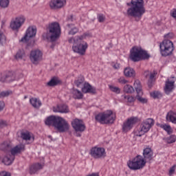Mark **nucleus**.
<instances>
[{
  "label": "nucleus",
  "mask_w": 176,
  "mask_h": 176,
  "mask_svg": "<svg viewBox=\"0 0 176 176\" xmlns=\"http://www.w3.org/2000/svg\"><path fill=\"white\" fill-rule=\"evenodd\" d=\"M45 124L49 127H54L59 133H66L69 130L68 122L59 116H50L45 119Z\"/></svg>",
  "instance_id": "nucleus-1"
},
{
  "label": "nucleus",
  "mask_w": 176,
  "mask_h": 176,
  "mask_svg": "<svg viewBox=\"0 0 176 176\" xmlns=\"http://www.w3.org/2000/svg\"><path fill=\"white\" fill-rule=\"evenodd\" d=\"M87 33H84L81 36H76V38L72 37L68 39L69 43H72V50L74 53H77L80 56H85L86 54V50L89 47V45L86 41H82L87 36Z\"/></svg>",
  "instance_id": "nucleus-2"
},
{
  "label": "nucleus",
  "mask_w": 176,
  "mask_h": 176,
  "mask_svg": "<svg viewBox=\"0 0 176 176\" xmlns=\"http://www.w3.org/2000/svg\"><path fill=\"white\" fill-rule=\"evenodd\" d=\"M131 6L127 10V14L131 17L138 19L137 21H140L145 13L144 0H131Z\"/></svg>",
  "instance_id": "nucleus-3"
},
{
  "label": "nucleus",
  "mask_w": 176,
  "mask_h": 176,
  "mask_svg": "<svg viewBox=\"0 0 176 176\" xmlns=\"http://www.w3.org/2000/svg\"><path fill=\"white\" fill-rule=\"evenodd\" d=\"M47 34H43V39H50L51 42H56L61 36V27L58 22H52L47 27Z\"/></svg>",
  "instance_id": "nucleus-4"
},
{
  "label": "nucleus",
  "mask_w": 176,
  "mask_h": 176,
  "mask_svg": "<svg viewBox=\"0 0 176 176\" xmlns=\"http://www.w3.org/2000/svg\"><path fill=\"white\" fill-rule=\"evenodd\" d=\"M149 57L151 55L140 47L134 46L130 50L129 58L133 63H138L141 60H148Z\"/></svg>",
  "instance_id": "nucleus-5"
},
{
  "label": "nucleus",
  "mask_w": 176,
  "mask_h": 176,
  "mask_svg": "<svg viewBox=\"0 0 176 176\" xmlns=\"http://www.w3.org/2000/svg\"><path fill=\"white\" fill-rule=\"evenodd\" d=\"M96 120L101 123V124H112L116 119V116L113 114V112L111 110H108L106 113H100L96 116Z\"/></svg>",
  "instance_id": "nucleus-6"
},
{
  "label": "nucleus",
  "mask_w": 176,
  "mask_h": 176,
  "mask_svg": "<svg viewBox=\"0 0 176 176\" xmlns=\"http://www.w3.org/2000/svg\"><path fill=\"white\" fill-rule=\"evenodd\" d=\"M146 164V161L144 160L142 156L138 155L131 160L127 162V166L130 170L137 171V170H142Z\"/></svg>",
  "instance_id": "nucleus-7"
},
{
  "label": "nucleus",
  "mask_w": 176,
  "mask_h": 176,
  "mask_svg": "<svg viewBox=\"0 0 176 176\" xmlns=\"http://www.w3.org/2000/svg\"><path fill=\"white\" fill-rule=\"evenodd\" d=\"M160 53L164 57L170 56L174 52V43L170 40H164L160 44Z\"/></svg>",
  "instance_id": "nucleus-8"
},
{
  "label": "nucleus",
  "mask_w": 176,
  "mask_h": 176,
  "mask_svg": "<svg viewBox=\"0 0 176 176\" xmlns=\"http://www.w3.org/2000/svg\"><path fill=\"white\" fill-rule=\"evenodd\" d=\"M155 124V120L152 118H147L146 120L143 121L140 124V129L139 133L141 134H136V137H142V134L148 133L152 126Z\"/></svg>",
  "instance_id": "nucleus-9"
},
{
  "label": "nucleus",
  "mask_w": 176,
  "mask_h": 176,
  "mask_svg": "<svg viewBox=\"0 0 176 176\" xmlns=\"http://www.w3.org/2000/svg\"><path fill=\"white\" fill-rule=\"evenodd\" d=\"M43 54L39 50H34L31 51L30 52V61H32V64H39L40 61H42V57Z\"/></svg>",
  "instance_id": "nucleus-10"
},
{
  "label": "nucleus",
  "mask_w": 176,
  "mask_h": 176,
  "mask_svg": "<svg viewBox=\"0 0 176 176\" xmlns=\"http://www.w3.org/2000/svg\"><path fill=\"white\" fill-rule=\"evenodd\" d=\"M25 21V17L23 16H17L15 20L11 21L10 28L13 31H19V29L24 24Z\"/></svg>",
  "instance_id": "nucleus-11"
},
{
  "label": "nucleus",
  "mask_w": 176,
  "mask_h": 176,
  "mask_svg": "<svg viewBox=\"0 0 176 176\" xmlns=\"http://www.w3.org/2000/svg\"><path fill=\"white\" fill-rule=\"evenodd\" d=\"M91 155L94 159H102V157H105V148H98V147H93L91 149Z\"/></svg>",
  "instance_id": "nucleus-12"
},
{
  "label": "nucleus",
  "mask_w": 176,
  "mask_h": 176,
  "mask_svg": "<svg viewBox=\"0 0 176 176\" xmlns=\"http://www.w3.org/2000/svg\"><path fill=\"white\" fill-rule=\"evenodd\" d=\"M138 122V118L135 117H132L129 118L126 122H124L122 125V131L123 133H127V131H130L133 129V126L135 123Z\"/></svg>",
  "instance_id": "nucleus-13"
},
{
  "label": "nucleus",
  "mask_w": 176,
  "mask_h": 176,
  "mask_svg": "<svg viewBox=\"0 0 176 176\" xmlns=\"http://www.w3.org/2000/svg\"><path fill=\"white\" fill-rule=\"evenodd\" d=\"M36 35V28L30 27L26 30V33L25 36L20 40V42H23V43H27L30 38H34Z\"/></svg>",
  "instance_id": "nucleus-14"
},
{
  "label": "nucleus",
  "mask_w": 176,
  "mask_h": 176,
  "mask_svg": "<svg viewBox=\"0 0 176 176\" xmlns=\"http://www.w3.org/2000/svg\"><path fill=\"white\" fill-rule=\"evenodd\" d=\"M72 126L75 131H80V133H83L86 130V125L83 124V121L79 119H75L72 122Z\"/></svg>",
  "instance_id": "nucleus-15"
},
{
  "label": "nucleus",
  "mask_w": 176,
  "mask_h": 176,
  "mask_svg": "<svg viewBox=\"0 0 176 176\" xmlns=\"http://www.w3.org/2000/svg\"><path fill=\"white\" fill-rule=\"evenodd\" d=\"M13 144L12 142L7 140L4 141L3 143L0 144V151L6 153V155H10V150L12 149Z\"/></svg>",
  "instance_id": "nucleus-16"
},
{
  "label": "nucleus",
  "mask_w": 176,
  "mask_h": 176,
  "mask_svg": "<svg viewBox=\"0 0 176 176\" xmlns=\"http://www.w3.org/2000/svg\"><path fill=\"white\" fill-rule=\"evenodd\" d=\"M67 3L66 0H51L50 8L52 9H61Z\"/></svg>",
  "instance_id": "nucleus-17"
},
{
  "label": "nucleus",
  "mask_w": 176,
  "mask_h": 176,
  "mask_svg": "<svg viewBox=\"0 0 176 176\" xmlns=\"http://www.w3.org/2000/svg\"><path fill=\"white\" fill-rule=\"evenodd\" d=\"M24 151H25V146L23 144H19L14 148L12 147L10 151V153L11 154V156H14V157H15L16 155H19V153L24 152Z\"/></svg>",
  "instance_id": "nucleus-18"
},
{
  "label": "nucleus",
  "mask_w": 176,
  "mask_h": 176,
  "mask_svg": "<svg viewBox=\"0 0 176 176\" xmlns=\"http://www.w3.org/2000/svg\"><path fill=\"white\" fill-rule=\"evenodd\" d=\"M143 159L145 162H151L153 159V151L152 148L148 147L143 151Z\"/></svg>",
  "instance_id": "nucleus-19"
},
{
  "label": "nucleus",
  "mask_w": 176,
  "mask_h": 176,
  "mask_svg": "<svg viewBox=\"0 0 176 176\" xmlns=\"http://www.w3.org/2000/svg\"><path fill=\"white\" fill-rule=\"evenodd\" d=\"M174 83H175V80H170L168 78L165 83L164 91L166 94H170L174 89Z\"/></svg>",
  "instance_id": "nucleus-20"
},
{
  "label": "nucleus",
  "mask_w": 176,
  "mask_h": 176,
  "mask_svg": "<svg viewBox=\"0 0 176 176\" xmlns=\"http://www.w3.org/2000/svg\"><path fill=\"white\" fill-rule=\"evenodd\" d=\"M156 72H151L149 71H146L144 72V75L146 78H149L148 81V87H151L153 85V82H155V76L156 75Z\"/></svg>",
  "instance_id": "nucleus-21"
},
{
  "label": "nucleus",
  "mask_w": 176,
  "mask_h": 176,
  "mask_svg": "<svg viewBox=\"0 0 176 176\" xmlns=\"http://www.w3.org/2000/svg\"><path fill=\"white\" fill-rule=\"evenodd\" d=\"M0 82H13L14 80V74L12 72H8L6 75L0 74Z\"/></svg>",
  "instance_id": "nucleus-22"
},
{
  "label": "nucleus",
  "mask_w": 176,
  "mask_h": 176,
  "mask_svg": "<svg viewBox=\"0 0 176 176\" xmlns=\"http://www.w3.org/2000/svg\"><path fill=\"white\" fill-rule=\"evenodd\" d=\"M54 112H59L60 113H68L69 109L67 104H58L56 107H53Z\"/></svg>",
  "instance_id": "nucleus-23"
},
{
  "label": "nucleus",
  "mask_w": 176,
  "mask_h": 176,
  "mask_svg": "<svg viewBox=\"0 0 176 176\" xmlns=\"http://www.w3.org/2000/svg\"><path fill=\"white\" fill-rule=\"evenodd\" d=\"M82 91L85 94L91 93L96 94V88L93 87L89 82H85L82 88Z\"/></svg>",
  "instance_id": "nucleus-24"
},
{
  "label": "nucleus",
  "mask_w": 176,
  "mask_h": 176,
  "mask_svg": "<svg viewBox=\"0 0 176 176\" xmlns=\"http://www.w3.org/2000/svg\"><path fill=\"white\" fill-rule=\"evenodd\" d=\"M43 168V165L39 163L33 164L30 168V174L32 175L33 174H36L37 171L42 170Z\"/></svg>",
  "instance_id": "nucleus-25"
},
{
  "label": "nucleus",
  "mask_w": 176,
  "mask_h": 176,
  "mask_svg": "<svg viewBox=\"0 0 176 176\" xmlns=\"http://www.w3.org/2000/svg\"><path fill=\"white\" fill-rule=\"evenodd\" d=\"M68 30V35H76L79 32V28L75 27L74 24L68 23L67 25Z\"/></svg>",
  "instance_id": "nucleus-26"
},
{
  "label": "nucleus",
  "mask_w": 176,
  "mask_h": 176,
  "mask_svg": "<svg viewBox=\"0 0 176 176\" xmlns=\"http://www.w3.org/2000/svg\"><path fill=\"white\" fill-rule=\"evenodd\" d=\"M166 119L167 122H171L173 124H176V113L173 111H170L168 112Z\"/></svg>",
  "instance_id": "nucleus-27"
},
{
  "label": "nucleus",
  "mask_w": 176,
  "mask_h": 176,
  "mask_svg": "<svg viewBox=\"0 0 176 176\" xmlns=\"http://www.w3.org/2000/svg\"><path fill=\"white\" fill-rule=\"evenodd\" d=\"M30 102L32 107L36 108V109H39V107L42 106V102H41V100L36 98H30Z\"/></svg>",
  "instance_id": "nucleus-28"
},
{
  "label": "nucleus",
  "mask_w": 176,
  "mask_h": 176,
  "mask_svg": "<svg viewBox=\"0 0 176 176\" xmlns=\"http://www.w3.org/2000/svg\"><path fill=\"white\" fill-rule=\"evenodd\" d=\"M124 74L126 78H132L135 76V71H134V69L127 67L124 69Z\"/></svg>",
  "instance_id": "nucleus-29"
},
{
  "label": "nucleus",
  "mask_w": 176,
  "mask_h": 176,
  "mask_svg": "<svg viewBox=\"0 0 176 176\" xmlns=\"http://www.w3.org/2000/svg\"><path fill=\"white\" fill-rule=\"evenodd\" d=\"M16 157L12 155H6L3 159H2V163H3L6 166H10V164H12V163H13V162L14 161V159Z\"/></svg>",
  "instance_id": "nucleus-30"
},
{
  "label": "nucleus",
  "mask_w": 176,
  "mask_h": 176,
  "mask_svg": "<svg viewBox=\"0 0 176 176\" xmlns=\"http://www.w3.org/2000/svg\"><path fill=\"white\" fill-rule=\"evenodd\" d=\"M134 87L138 94H139V96H142V86L141 85V82H140V80H137L135 81Z\"/></svg>",
  "instance_id": "nucleus-31"
},
{
  "label": "nucleus",
  "mask_w": 176,
  "mask_h": 176,
  "mask_svg": "<svg viewBox=\"0 0 176 176\" xmlns=\"http://www.w3.org/2000/svg\"><path fill=\"white\" fill-rule=\"evenodd\" d=\"M72 94L75 98H77V100H81V98H83V94L78 89H73Z\"/></svg>",
  "instance_id": "nucleus-32"
},
{
  "label": "nucleus",
  "mask_w": 176,
  "mask_h": 176,
  "mask_svg": "<svg viewBox=\"0 0 176 176\" xmlns=\"http://www.w3.org/2000/svg\"><path fill=\"white\" fill-rule=\"evenodd\" d=\"M85 82V77L83 76H80L77 80L74 81V83L77 87H80Z\"/></svg>",
  "instance_id": "nucleus-33"
},
{
  "label": "nucleus",
  "mask_w": 176,
  "mask_h": 176,
  "mask_svg": "<svg viewBox=\"0 0 176 176\" xmlns=\"http://www.w3.org/2000/svg\"><path fill=\"white\" fill-rule=\"evenodd\" d=\"M58 83H60V80L56 78H53L52 79H51L50 81H49L47 83V85L50 86V87H53L54 86H57V85H58Z\"/></svg>",
  "instance_id": "nucleus-34"
},
{
  "label": "nucleus",
  "mask_w": 176,
  "mask_h": 176,
  "mask_svg": "<svg viewBox=\"0 0 176 176\" xmlns=\"http://www.w3.org/2000/svg\"><path fill=\"white\" fill-rule=\"evenodd\" d=\"M109 89L110 91H112V93H115V94H120L121 89L118 87L109 85Z\"/></svg>",
  "instance_id": "nucleus-35"
},
{
  "label": "nucleus",
  "mask_w": 176,
  "mask_h": 176,
  "mask_svg": "<svg viewBox=\"0 0 176 176\" xmlns=\"http://www.w3.org/2000/svg\"><path fill=\"white\" fill-rule=\"evenodd\" d=\"M160 127L164 129L168 134H173V129L171 126L167 124H161Z\"/></svg>",
  "instance_id": "nucleus-36"
},
{
  "label": "nucleus",
  "mask_w": 176,
  "mask_h": 176,
  "mask_svg": "<svg viewBox=\"0 0 176 176\" xmlns=\"http://www.w3.org/2000/svg\"><path fill=\"white\" fill-rule=\"evenodd\" d=\"M124 91L128 94L134 93V88L130 85H126L124 87Z\"/></svg>",
  "instance_id": "nucleus-37"
},
{
  "label": "nucleus",
  "mask_w": 176,
  "mask_h": 176,
  "mask_svg": "<svg viewBox=\"0 0 176 176\" xmlns=\"http://www.w3.org/2000/svg\"><path fill=\"white\" fill-rule=\"evenodd\" d=\"M21 137L23 140H25V141H30L31 140V135L28 131L22 133Z\"/></svg>",
  "instance_id": "nucleus-38"
},
{
  "label": "nucleus",
  "mask_w": 176,
  "mask_h": 176,
  "mask_svg": "<svg viewBox=\"0 0 176 176\" xmlns=\"http://www.w3.org/2000/svg\"><path fill=\"white\" fill-rule=\"evenodd\" d=\"M25 55V52L23 50H20L18 51V52L16 54V60H21L23 58V56Z\"/></svg>",
  "instance_id": "nucleus-39"
},
{
  "label": "nucleus",
  "mask_w": 176,
  "mask_h": 176,
  "mask_svg": "<svg viewBox=\"0 0 176 176\" xmlns=\"http://www.w3.org/2000/svg\"><path fill=\"white\" fill-rule=\"evenodd\" d=\"M142 95L138 94L136 96V98L139 102H141L142 104H146L148 102V99L141 97Z\"/></svg>",
  "instance_id": "nucleus-40"
},
{
  "label": "nucleus",
  "mask_w": 176,
  "mask_h": 176,
  "mask_svg": "<svg viewBox=\"0 0 176 176\" xmlns=\"http://www.w3.org/2000/svg\"><path fill=\"white\" fill-rule=\"evenodd\" d=\"M151 96L153 97V98H162V93L158 91H155L151 93Z\"/></svg>",
  "instance_id": "nucleus-41"
},
{
  "label": "nucleus",
  "mask_w": 176,
  "mask_h": 176,
  "mask_svg": "<svg viewBox=\"0 0 176 176\" xmlns=\"http://www.w3.org/2000/svg\"><path fill=\"white\" fill-rule=\"evenodd\" d=\"M12 91H5L0 93V98H5V97H9L12 94Z\"/></svg>",
  "instance_id": "nucleus-42"
},
{
  "label": "nucleus",
  "mask_w": 176,
  "mask_h": 176,
  "mask_svg": "<svg viewBox=\"0 0 176 176\" xmlns=\"http://www.w3.org/2000/svg\"><path fill=\"white\" fill-rule=\"evenodd\" d=\"M0 6L1 8H8L9 6V0H0Z\"/></svg>",
  "instance_id": "nucleus-43"
},
{
  "label": "nucleus",
  "mask_w": 176,
  "mask_h": 176,
  "mask_svg": "<svg viewBox=\"0 0 176 176\" xmlns=\"http://www.w3.org/2000/svg\"><path fill=\"white\" fill-rule=\"evenodd\" d=\"M168 144H173L176 141V137L174 135H170L169 138L166 139Z\"/></svg>",
  "instance_id": "nucleus-44"
},
{
  "label": "nucleus",
  "mask_w": 176,
  "mask_h": 176,
  "mask_svg": "<svg viewBox=\"0 0 176 176\" xmlns=\"http://www.w3.org/2000/svg\"><path fill=\"white\" fill-rule=\"evenodd\" d=\"M98 20L99 23H104L105 21V16L102 14H98Z\"/></svg>",
  "instance_id": "nucleus-45"
},
{
  "label": "nucleus",
  "mask_w": 176,
  "mask_h": 176,
  "mask_svg": "<svg viewBox=\"0 0 176 176\" xmlns=\"http://www.w3.org/2000/svg\"><path fill=\"white\" fill-rule=\"evenodd\" d=\"M124 98L127 100L128 102H134V101H135V98L130 96H124Z\"/></svg>",
  "instance_id": "nucleus-46"
},
{
  "label": "nucleus",
  "mask_w": 176,
  "mask_h": 176,
  "mask_svg": "<svg viewBox=\"0 0 176 176\" xmlns=\"http://www.w3.org/2000/svg\"><path fill=\"white\" fill-rule=\"evenodd\" d=\"M118 83H120L121 85H126V83H129V81L127 80L124 79V77H120L118 79Z\"/></svg>",
  "instance_id": "nucleus-47"
},
{
  "label": "nucleus",
  "mask_w": 176,
  "mask_h": 176,
  "mask_svg": "<svg viewBox=\"0 0 176 176\" xmlns=\"http://www.w3.org/2000/svg\"><path fill=\"white\" fill-rule=\"evenodd\" d=\"M8 126V122L6 120H0V129H3Z\"/></svg>",
  "instance_id": "nucleus-48"
},
{
  "label": "nucleus",
  "mask_w": 176,
  "mask_h": 176,
  "mask_svg": "<svg viewBox=\"0 0 176 176\" xmlns=\"http://www.w3.org/2000/svg\"><path fill=\"white\" fill-rule=\"evenodd\" d=\"M164 38L168 41V39H171L173 38H174V34L173 33H168L164 35Z\"/></svg>",
  "instance_id": "nucleus-49"
},
{
  "label": "nucleus",
  "mask_w": 176,
  "mask_h": 176,
  "mask_svg": "<svg viewBox=\"0 0 176 176\" xmlns=\"http://www.w3.org/2000/svg\"><path fill=\"white\" fill-rule=\"evenodd\" d=\"M176 165H173L169 170V175H173L175 173Z\"/></svg>",
  "instance_id": "nucleus-50"
},
{
  "label": "nucleus",
  "mask_w": 176,
  "mask_h": 176,
  "mask_svg": "<svg viewBox=\"0 0 176 176\" xmlns=\"http://www.w3.org/2000/svg\"><path fill=\"white\" fill-rule=\"evenodd\" d=\"M0 176H12V174L9 172L2 171L0 172Z\"/></svg>",
  "instance_id": "nucleus-51"
},
{
  "label": "nucleus",
  "mask_w": 176,
  "mask_h": 176,
  "mask_svg": "<svg viewBox=\"0 0 176 176\" xmlns=\"http://www.w3.org/2000/svg\"><path fill=\"white\" fill-rule=\"evenodd\" d=\"M170 16H172L173 17V19H175V20H176V9H173L170 12Z\"/></svg>",
  "instance_id": "nucleus-52"
},
{
  "label": "nucleus",
  "mask_w": 176,
  "mask_h": 176,
  "mask_svg": "<svg viewBox=\"0 0 176 176\" xmlns=\"http://www.w3.org/2000/svg\"><path fill=\"white\" fill-rule=\"evenodd\" d=\"M3 108H5V102L0 101V112L1 111H3Z\"/></svg>",
  "instance_id": "nucleus-53"
},
{
  "label": "nucleus",
  "mask_w": 176,
  "mask_h": 176,
  "mask_svg": "<svg viewBox=\"0 0 176 176\" xmlns=\"http://www.w3.org/2000/svg\"><path fill=\"white\" fill-rule=\"evenodd\" d=\"M75 20V19H74V16L71 15L70 16H69L67 18V21L69 23H72V21H74Z\"/></svg>",
  "instance_id": "nucleus-54"
},
{
  "label": "nucleus",
  "mask_w": 176,
  "mask_h": 176,
  "mask_svg": "<svg viewBox=\"0 0 176 176\" xmlns=\"http://www.w3.org/2000/svg\"><path fill=\"white\" fill-rule=\"evenodd\" d=\"M74 135L76 137H82V134L80 133V131H75Z\"/></svg>",
  "instance_id": "nucleus-55"
},
{
  "label": "nucleus",
  "mask_w": 176,
  "mask_h": 176,
  "mask_svg": "<svg viewBox=\"0 0 176 176\" xmlns=\"http://www.w3.org/2000/svg\"><path fill=\"white\" fill-rule=\"evenodd\" d=\"M113 67L114 69H119L120 68V64L116 63Z\"/></svg>",
  "instance_id": "nucleus-56"
},
{
  "label": "nucleus",
  "mask_w": 176,
  "mask_h": 176,
  "mask_svg": "<svg viewBox=\"0 0 176 176\" xmlns=\"http://www.w3.org/2000/svg\"><path fill=\"white\" fill-rule=\"evenodd\" d=\"M51 49H54V44H52L51 46H50Z\"/></svg>",
  "instance_id": "nucleus-57"
},
{
  "label": "nucleus",
  "mask_w": 176,
  "mask_h": 176,
  "mask_svg": "<svg viewBox=\"0 0 176 176\" xmlns=\"http://www.w3.org/2000/svg\"><path fill=\"white\" fill-rule=\"evenodd\" d=\"M25 98H27V96H25Z\"/></svg>",
  "instance_id": "nucleus-58"
}]
</instances>
